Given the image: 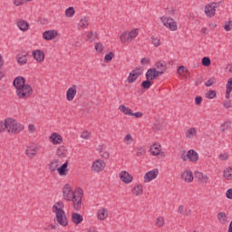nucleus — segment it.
<instances>
[{
    "label": "nucleus",
    "mask_w": 232,
    "mask_h": 232,
    "mask_svg": "<svg viewBox=\"0 0 232 232\" xmlns=\"http://www.w3.org/2000/svg\"><path fill=\"white\" fill-rule=\"evenodd\" d=\"M17 26L22 32H26L28 31V28H30V24L24 20H19L17 22Z\"/></svg>",
    "instance_id": "27"
},
{
    "label": "nucleus",
    "mask_w": 232,
    "mask_h": 232,
    "mask_svg": "<svg viewBox=\"0 0 232 232\" xmlns=\"http://www.w3.org/2000/svg\"><path fill=\"white\" fill-rule=\"evenodd\" d=\"M1 128H2V131H5V130H7L8 133L17 134V133H21V131L24 130V125L17 122V121H15L13 118H6L5 120L4 124L1 125Z\"/></svg>",
    "instance_id": "2"
},
{
    "label": "nucleus",
    "mask_w": 232,
    "mask_h": 232,
    "mask_svg": "<svg viewBox=\"0 0 232 232\" xmlns=\"http://www.w3.org/2000/svg\"><path fill=\"white\" fill-rule=\"evenodd\" d=\"M145 77L146 79H149V81H155V79L157 78L155 68L149 69L145 74Z\"/></svg>",
    "instance_id": "29"
},
{
    "label": "nucleus",
    "mask_w": 232,
    "mask_h": 232,
    "mask_svg": "<svg viewBox=\"0 0 232 232\" xmlns=\"http://www.w3.org/2000/svg\"><path fill=\"white\" fill-rule=\"evenodd\" d=\"M150 153L154 157H157V155L164 154V151H162V150H160V145H158L157 143H154L150 146Z\"/></svg>",
    "instance_id": "19"
},
{
    "label": "nucleus",
    "mask_w": 232,
    "mask_h": 232,
    "mask_svg": "<svg viewBox=\"0 0 232 232\" xmlns=\"http://www.w3.org/2000/svg\"><path fill=\"white\" fill-rule=\"evenodd\" d=\"M28 131H29V133H35V125L30 124L28 126Z\"/></svg>",
    "instance_id": "61"
},
{
    "label": "nucleus",
    "mask_w": 232,
    "mask_h": 232,
    "mask_svg": "<svg viewBox=\"0 0 232 232\" xmlns=\"http://www.w3.org/2000/svg\"><path fill=\"white\" fill-rule=\"evenodd\" d=\"M159 176V169H152L150 171H148L144 176V182H151V180H154V179H157Z\"/></svg>",
    "instance_id": "12"
},
{
    "label": "nucleus",
    "mask_w": 232,
    "mask_h": 232,
    "mask_svg": "<svg viewBox=\"0 0 232 232\" xmlns=\"http://www.w3.org/2000/svg\"><path fill=\"white\" fill-rule=\"evenodd\" d=\"M188 158L190 162H197L198 160V153L195 150H189L188 151Z\"/></svg>",
    "instance_id": "26"
},
{
    "label": "nucleus",
    "mask_w": 232,
    "mask_h": 232,
    "mask_svg": "<svg viewBox=\"0 0 232 232\" xmlns=\"http://www.w3.org/2000/svg\"><path fill=\"white\" fill-rule=\"evenodd\" d=\"M53 213H55L56 222L62 227L68 226V218L66 217V212H64V203L63 201H58L53 206Z\"/></svg>",
    "instance_id": "1"
},
{
    "label": "nucleus",
    "mask_w": 232,
    "mask_h": 232,
    "mask_svg": "<svg viewBox=\"0 0 232 232\" xmlns=\"http://www.w3.org/2000/svg\"><path fill=\"white\" fill-rule=\"evenodd\" d=\"M219 159H220L221 160H227V159H229V155H227V153H225V154H220V155H219Z\"/></svg>",
    "instance_id": "64"
},
{
    "label": "nucleus",
    "mask_w": 232,
    "mask_h": 232,
    "mask_svg": "<svg viewBox=\"0 0 232 232\" xmlns=\"http://www.w3.org/2000/svg\"><path fill=\"white\" fill-rule=\"evenodd\" d=\"M186 137L188 139H193V137H197V129L191 127L186 132Z\"/></svg>",
    "instance_id": "36"
},
{
    "label": "nucleus",
    "mask_w": 232,
    "mask_h": 232,
    "mask_svg": "<svg viewBox=\"0 0 232 232\" xmlns=\"http://www.w3.org/2000/svg\"><path fill=\"white\" fill-rule=\"evenodd\" d=\"M56 155L58 159H64L68 157V150L64 146H60L56 150Z\"/></svg>",
    "instance_id": "22"
},
{
    "label": "nucleus",
    "mask_w": 232,
    "mask_h": 232,
    "mask_svg": "<svg viewBox=\"0 0 232 232\" xmlns=\"http://www.w3.org/2000/svg\"><path fill=\"white\" fill-rule=\"evenodd\" d=\"M94 48L98 53H102V51L104 50V45H102V43H96Z\"/></svg>",
    "instance_id": "45"
},
{
    "label": "nucleus",
    "mask_w": 232,
    "mask_h": 232,
    "mask_svg": "<svg viewBox=\"0 0 232 232\" xmlns=\"http://www.w3.org/2000/svg\"><path fill=\"white\" fill-rule=\"evenodd\" d=\"M166 224V220L164 219L163 217H158L157 219H156V226L157 227H164Z\"/></svg>",
    "instance_id": "40"
},
{
    "label": "nucleus",
    "mask_w": 232,
    "mask_h": 232,
    "mask_svg": "<svg viewBox=\"0 0 232 232\" xmlns=\"http://www.w3.org/2000/svg\"><path fill=\"white\" fill-rule=\"evenodd\" d=\"M71 220L73 224H75L76 226H79V224L82 223V220H84V218H82V215L73 212L72 213Z\"/></svg>",
    "instance_id": "18"
},
{
    "label": "nucleus",
    "mask_w": 232,
    "mask_h": 232,
    "mask_svg": "<svg viewBox=\"0 0 232 232\" xmlns=\"http://www.w3.org/2000/svg\"><path fill=\"white\" fill-rule=\"evenodd\" d=\"M26 84V79L23 76H18L14 78L13 82V86L15 88V90H20V88H23Z\"/></svg>",
    "instance_id": "11"
},
{
    "label": "nucleus",
    "mask_w": 232,
    "mask_h": 232,
    "mask_svg": "<svg viewBox=\"0 0 232 232\" xmlns=\"http://www.w3.org/2000/svg\"><path fill=\"white\" fill-rule=\"evenodd\" d=\"M39 150V147H28L25 150V155L29 158V159H34V157H35V155H37V150Z\"/></svg>",
    "instance_id": "24"
},
{
    "label": "nucleus",
    "mask_w": 232,
    "mask_h": 232,
    "mask_svg": "<svg viewBox=\"0 0 232 232\" xmlns=\"http://www.w3.org/2000/svg\"><path fill=\"white\" fill-rule=\"evenodd\" d=\"M57 35H58V33L56 30H48L44 32L43 38L45 41H52L53 39H55Z\"/></svg>",
    "instance_id": "13"
},
{
    "label": "nucleus",
    "mask_w": 232,
    "mask_h": 232,
    "mask_svg": "<svg viewBox=\"0 0 232 232\" xmlns=\"http://www.w3.org/2000/svg\"><path fill=\"white\" fill-rule=\"evenodd\" d=\"M50 142H53V144H62L63 143V136L57 132H53L51 136L49 137Z\"/></svg>",
    "instance_id": "15"
},
{
    "label": "nucleus",
    "mask_w": 232,
    "mask_h": 232,
    "mask_svg": "<svg viewBox=\"0 0 232 232\" xmlns=\"http://www.w3.org/2000/svg\"><path fill=\"white\" fill-rule=\"evenodd\" d=\"M58 168H59V160H53L49 165L50 171L52 172L57 171Z\"/></svg>",
    "instance_id": "34"
},
{
    "label": "nucleus",
    "mask_w": 232,
    "mask_h": 232,
    "mask_svg": "<svg viewBox=\"0 0 232 232\" xmlns=\"http://www.w3.org/2000/svg\"><path fill=\"white\" fill-rule=\"evenodd\" d=\"M136 155L137 157H142L146 155V149L142 146H139L136 148Z\"/></svg>",
    "instance_id": "41"
},
{
    "label": "nucleus",
    "mask_w": 232,
    "mask_h": 232,
    "mask_svg": "<svg viewBox=\"0 0 232 232\" xmlns=\"http://www.w3.org/2000/svg\"><path fill=\"white\" fill-rule=\"evenodd\" d=\"M223 106H224V108H226V110H229V108H232L231 100L225 101L223 102Z\"/></svg>",
    "instance_id": "53"
},
{
    "label": "nucleus",
    "mask_w": 232,
    "mask_h": 232,
    "mask_svg": "<svg viewBox=\"0 0 232 232\" xmlns=\"http://www.w3.org/2000/svg\"><path fill=\"white\" fill-rule=\"evenodd\" d=\"M142 115H144L141 111H138V112H132V114H130V117H136V119H140V117H142Z\"/></svg>",
    "instance_id": "58"
},
{
    "label": "nucleus",
    "mask_w": 232,
    "mask_h": 232,
    "mask_svg": "<svg viewBox=\"0 0 232 232\" xmlns=\"http://www.w3.org/2000/svg\"><path fill=\"white\" fill-rule=\"evenodd\" d=\"M97 32L90 31L89 34H87V41L88 43H93L95 39L98 37Z\"/></svg>",
    "instance_id": "37"
},
{
    "label": "nucleus",
    "mask_w": 232,
    "mask_h": 232,
    "mask_svg": "<svg viewBox=\"0 0 232 232\" xmlns=\"http://www.w3.org/2000/svg\"><path fill=\"white\" fill-rule=\"evenodd\" d=\"M155 67L160 72H166V70H168V65L166 64V62H157Z\"/></svg>",
    "instance_id": "35"
},
{
    "label": "nucleus",
    "mask_w": 232,
    "mask_h": 232,
    "mask_svg": "<svg viewBox=\"0 0 232 232\" xmlns=\"http://www.w3.org/2000/svg\"><path fill=\"white\" fill-rule=\"evenodd\" d=\"M151 84H153L151 80L147 79L141 82V88H143V90H150L151 88Z\"/></svg>",
    "instance_id": "43"
},
{
    "label": "nucleus",
    "mask_w": 232,
    "mask_h": 232,
    "mask_svg": "<svg viewBox=\"0 0 232 232\" xmlns=\"http://www.w3.org/2000/svg\"><path fill=\"white\" fill-rule=\"evenodd\" d=\"M105 168L106 162L102 160H97L92 163L91 169L94 173H100V171H103Z\"/></svg>",
    "instance_id": "7"
},
{
    "label": "nucleus",
    "mask_w": 232,
    "mask_h": 232,
    "mask_svg": "<svg viewBox=\"0 0 232 232\" xmlns=\"http://www.w3.org/2000/svg\"><path fill=\"white\" fill-rule=\"evenodd\" d=\"M218 219L223 225L227 224V215H226V212H218Z\"/></svg>",
    "instance_id": "33"
},
{
    "label": "nucleus",
    "mask_w": 232,
    "mask_h": 232,
    "mask_svg": "<svg viewBox=\"0 0 232 232\" xmlns=\"http://www.w3.org/2000/svg\"><path fill=\"white\" fill-rule=\"evenodd\" d=\"M132 194L136 197H140L143 193L142 186L140 184H138L137 186L133 187L132 188Z\"/></svg>",
    "instance_id": "32"
},
{
    "label": "nucleus",
    "mask_w": 232,
    "mask_h": 232,
    "mask_svg": "<svg viewBox=\"0 0 232 232\" xmlns=\"http://www.w3.org/2000/svg\"><path fill=\"white\" fill-rule=\"evenodd\" d=\"M82 189L81 188H76L73 192L72 202H73V208L76 211H80L82 204Z\"/></svg>",
    "instance_id": "4"
},
{
    "label": "nucleus",
    "mask_w": 232,
    "mask_h": 232,
    "mask_svg": "<svg viewBox=\"0 0 232 232\" xmlns=\"http://www.w3.org/2000/svg\"><path fill=\"white\" fill-rule=\"evenodd\" d=\"M217 97V92L216 91H209L208 92L206 93V98L207 99H215Z\"/></svg>",
    "instance_id": "50"
},
{
    "label": "nucleus",
    "mask_w": 232,
    "mask_h": 232,
    "mask_svg": "<svg viewBox=\"0 0 232 232\" xmlns=\"http://www.w3.org/2000/svg\"><path fill=\"white\" fill-rule=\"evenodd\" d=\"M165 127L166 122L164 121V120H158L153 124L152 130L153 131H160V130H164Z\"/></svg>",
    "instance_id": "21"
},
{
    "label": "nucleus",
    "mask_w": 232,
    "mask_h": 232,
    "mask_svg": "<svg viewBox=\"0 0 232 232\" xmlns=\"http://www.w3.org/2000/svg\"><path fill=\"white\" fill-rule=\"evenodd\" d=\"M178 213H179V215H184L185 217H190L191 209H188L184 206L180 205L178 208Z\"/></svg>",
    "instance_id": "30"
},
{
    "label": "nucleus",
    "mask_w": 232,
    "mask_h": 232,
    "mask_svg": "<svg viewBox=\"0 0 232 232\" xmlns=\"http://www.w3.org/2000/svg\"><path fill=\"white\" fill-rule=\"evenodd\" d=\"M68 164H70V159H67L66 161L57 169V171L61 177H65V175H68Z\"/></svg>",
    "instance_id": "16"
},
{
    "label": "nucleus",
    "mask_w": 232,
    "mask_h": 232,
    "mask_svg": "<svg viewBox=\"0 0 232 232\" xmlns=\"http://www.w3.org/2000/svg\"><path fill=\"white\" fill-rule=\"evenodd\" d=\"M201 63L203 66H211V59H209L208 56H205L202 58Z\"/></svg>",
    "instance_id": "48"
},
{
    "label": "nucleus",
    "mask_w": 232,
    "mask_h": 232,
    "mask_svg": "<svg viewBox=\"0 0 232 232\" xmlns=\"http://www.w3.org/2000/svg\"><path fill=\"white\" fill-rule=\"evenodd\" d=\"M63 198L67 200V202H71L73 197V190H72V187L69 184H65L63 189Z\"/></svg>",
    "instance_id": "9"
},
{
    "label": "nucleus",
    "mask_w": 232,
    "mask_h": 232,
    "mask_svg": "<svg viewBox=\"0 0 232 232\" xmlns=\"http://www.w3.org/2000/svg\"><path fill=\"white\" fill-rule=\"evenodd\" d=\"M115 57V54L113 53H109L104 56L105 63H110Z\"/></svg>",
    "instance_id": "52"
},
{
    "label": "nucleus",
    "mask_w": 232,
    "mask_h": 232,
    "mask_svg": "<svg viewBox=\"0 0 232 232\" xmlns=\"http://www.w3.org/2000/svg\"><path fill=\"white\" fill-rule=\"evenodd\" d=\"M119 177L124 184H130V182H133V176L130 174V172L126 170H122L120 174Z\"/></svg>",
    "instance_id": "10"
},
{
    "label": "nucleus",
    "mask_w": 232,
    "mask_h": 232,
    "mask_svg": "<svg viewBox=\"0 0 232 232\" xmlns=\"http://www.w3.org/2000/svg\"><path fill=\"white\" fill-rule=\"evenodd\" d=\"M195 179L202 182V184H208V180H209V178L208 177V175L200 171H195Z\"/></svg>",
    "instance_id": "20"
},
{
    "label": "nucleus",
    "mask_w": 232,
    "mask_h": 232,
    "mask_svg": "<svg viewBox=\"0 0 232 232\" xmlns=\"http://www.w3.org/2000/svg\"><path fill=\"white\" fill-rule=\"evenodd\" d=\"M151 41H152V44L156 48H159V46H160V38L156 37V36H151Z\"/></svg>",
    "instance_id": "46"
},
{
    "label": "nucleus",
    "mask_w": 232,
    "mask_h": 232,
    "mask_svg": "<svg viewBox=\"0 0 232 232\" xmlns=\"http://www.w3.org/2000/svg\"><path fill=\"white\" fill-rule=\"evenodd\" d=\"M124 142L126 144H131L133 142V137L131 136V134H127L125 137H124Z\"/></svg>",
    "instance_id": "51"
},
{
    "label": "nucleus",
    "mask_w": 232,
    "mask_h": 232,
    "mask_svg": "<svg viewBox=\"0 0 232 232\" xmlns=\"http://www.w3.org/2000/svg\"><path fill=\"white\" fill-rule=\"evenodd\" d=\"M137 35H139V29H133L130 32H129L128 34V41L130 43H131V41H133V39H135V37H137Z\"/></svg>",
    "instance_id": "38"
},
{
    "label": "nucleus",
    "mask_w": 232,
    "mask_h": 232,
    "mask_svg": "<svg viewBox=\"0 0 232 232\" xmlns=\"http://www.w3.org/2000/svg\"><path fill=\"white\" fill-rule=\"evenodd\" d=\"M227 198H229V200H232V188H228L226 192Z\"/></svg>",
    "instance_id": "59"
},
{
    "label": "nucleus",
    "mask_w": 232,
    "mask_h": 232,
    "mask_svg": "<svg viewBox=\"0 0 232 232\" xmlns=\"http://www.w3.org/2000/svg\"><path fill=\"white\" fill-rule=\"evenodd\" d=\"M33 93H34V89L30 84H25L24 86L15 91L16 97H18V99H24V100L30 99Z\"/></svg>",
    "instance_id": "3"
},
{
    "label": "nucleus",
    "mask_w": 232,
    "mask_h": 232,
    "mask_svg": "<svg viewBox=\"0 0 232 232\" xmlns=\"http://www.w3.org/2000/svg\"><path fill=\"white\" fill-rule=\"evenodd\" d=\"M180 159L183 160V162H186V160H188V152L186 153V150L181 151Z\"/></svg>",
    "instance_id": "54"
},
{
    "label": "nucleus",
    "mask_w": 232,
    "mask_h": 232,
    "mask_svg": "<svg viewBox=\"0 0 232 232\" xmlns=\"http://www.w3.org/2000/svg\"><path fill=\"white\" fill-rule=\"evenodd\" d=\"M227 90L232 92V78L228 79V82L227 83Z\"/></svg>",
    "instance_id": "62"
},
{
    "label": "nucleus",
    "mask_w": 232,
    "mask_h": 232,
    "mask_svg": "<svg viewBox=\"0 0 232 232\" xmlns=\"http://www.w3.org/2000/svg\"><path fill=\"white\" fill-rule=\"evenodd\" d=\"M228 128H229V123L224 121L220 126V130L224 132L227 130Z\"/></svg>",
    "instance_id": "55"
},
{
    "label": "nucleus",
    "mask_w": 232,
    "mask_h": 232,
    "mask_svg": "<svg viewBox=\"0 0 232 232\" xmlns=\"http://www.w3.org/2000/svg\"><path fill=\"white\" fill-rule=\"evenodd\" d=\"M81 139H84L85 140H88V139H90V132L88 131H83L81 134Z\"/></svg>",
    "instance_id": "57"
},
{
    "label": "nucleus",
    "mask_w": 232,
    "mask_h": 232,
    "mask_svg": "<svg viewBox=\"0 0 232 232\" xmlns=\"http://www.w3.org/2000/svg\"><path fill=\"white\" fill-rule=\"evenodd\" d=\"M195 102H196L197 106H200V104H202V96L196 97Z\"/></svg>",
    "instance_id": "60"
},
{
    "label": "nucleus",
    "mask_w": 232,
    "mask_h": 232,
    "mask_svg": "<svg viewBox=\"0 0 232 232\" xmlns=\"http://www.w3.org/2000/svg\"><path fill=\"white\" fill-rule=\"evenodd\" d=\"M160 21L163 24V26H166V28H168L171 32H177V30L179 29L176 21L171 17L161 16Z\"/></svg>",
    "instance_id": "5"
},
{
    "label": "nucleus",
    "mask_w": 232,
    "mask_h": 232,
    "mask_svg": "<svg viewBox=\"0 0 232 232\" xmlns=\"http://www.w3.org/2000/svg\"><path fill=\"white\" fill-rule=\"evenodd\" d=\"M33 57L38 63H44V52L42 50L33 51Z\"/></svg>",
    "instance_id": "17"
},
{
    "label": "nucleus",
    "mask_w": 232,
    "mask_h": 232,
    "mask_svg": "<svg viewBox=\"0 0 232 232\" xmlns=\"http://www.w3.org/2000/svg\"><path fill=\"white\" fill-rule=\"evenodd\" d=\"M120 41L122 44H126V42L128 41V32H123L121 34L120 36Z\"/></svg>",
    "instance_id": "47"
},
{
    "label": "nucleus",
    "mask_w": 232,
    "mask_h": 232,
    "mask_svg": "<svg viewBox=\"0 0 232 232\" xmlns=\"http://www.w3.org/2000/svg\"><path fill=\"white\" fill-rule=\"evenodd\" d=\"M224 177L227 180H232V168L228 167L226 170H224Z\"/></svg>",
    "instance_id": "42"
},
{
    "label": "nucleus",
    "mask_w": 232,
    "mask_h": 232,
    "mask_svg": "<svg viewBox=\"0 0 232 232\" xmlns=\"http://www.w3.org/2000/svg\"><path fill=\"white\" fill-rule=\"evenodd\" d=\"M88 26H90V18L82 16L78 24L79 30L82 28H88Z\"/></svg>",
    "instance_id": "23"
},
{
    "label": "nucleus",
    "mask_w": 232,
    "mask_h": 232,
    "mask_svg": "<svg viewBox=\"0 0 232 232\" xmlns=\"http://www.w3.org/2000/svg\"><path fill=\"white\" fill-rule=\"evenodd\" d=\"M76 95H77V86L72 85L71 88L67 90L66 100L69 102H72L73 101V99H75Z\"/></svg>",
    "instance_id": "14"
},
{
    "label": "nucleus",
    "mask_w": 232,
    "mask_h": 232,
    "mask_svg": "<svg viewBox=\"0 0 232 232\" xmlns=\"http://www.w3.org/2000/svg\"><path fill=\"white\" fill-rule=\"evenodd\" d=\"M26 0H14V5L15 6H21L23 5H26Z\"/></svg>",
    "instance_id": "56"
},
{
    "label": "nucleus",
    "mask_w": 232,
    "mask_h": 232,
    "mask_svg": "<svg viewBox=\"0 0 232 232\" xmlns=\"http://www.w3.org/2000/svg\"><path fill=\"white\" fill-rule=\"evenodd\" d=\"M150 61L151 60L150 58H142L141 64H143V65L150 64Z\"/></svg>",
    "instance_id": "63"
},
{
    "label": "nucleus",
    "mask_w": 232,
    "mask_h": 232,
    "mask_svg": "<svg viewBox=\"0 0 232 232\" xmlns=\"http://www.w3.org/2000/svg\"><path fill=\"white\" fill-rule=\"evenodd\" d=\"M220 3H222V1L206 5L205 14L208 15V17H213V15H215V12H217V8H218Z\"/></svg>",
    "instance_id": "8"
},
{
    "label": "nucleus",
    "mask_w": 232,
    "mask_h": 232,
    "mask_svg": "<svg viewBox=\"0 0 232 232\" xmlns=\"http://www.w3.org/2000/svg\"><path fill=\"white\" fill-rule=\"evenodd\" d=\"M16 62L21 66H24V64H26V63H28V53H25L24 54H22V55L17 54Z\"/></svg>",
    "instance_id": "25"
},
{
    "label": "nucleus",
    "mask_w": 232,
    "mask_h": 232,
    "mask_svg": "<svg viewBox=\"0 0 232 232\" xmlns=\"http://www.w3.org/2000/svg\"><path fill=\"white\" fill-rule=\"evenodd\" d=\"M144 73V71L140 67H136L134 70H132L127 78V82L129 84H133L135 81H137L138 78L140 77Z\"/></svg>",
    "instance_id": "6"
},
{
    "label": "nucleus",
    "mask_w": 232,
    "mask_h": 232,
    "mask_svg": "<svg viewBox=\"0 0 232 232\" xmlns=\"http://www.w3.org/2000/svg\"><path fill=\"white\" fill-rule=\"evenodd\" d=\"M182 180L185 182H192L193 180V172L191 170H187L181 175Z\"/></svg>",
    "instance_id": "28"
},
{
    "label": "nucleus",
    "mask_w": 232,
    "mask_h": 232,
    "mask_svg": "<svg viewBox=\"0 0 232 232\" xmlns=\"http://www.w3.org/2000/svg\"><path fill=\"white\" fill-rule=\"evenodd\" d=\"M213 84H217V79H216V78H210V79L205 83V86H207V88H209V87L213 86Z\"/></svg>",
    "instance_id": "49"
},
{
    "label": "nucleus",
    "mask_w": 232,
    "mask_h": 232,
    "mask_svg": "<svg viewBox=\"0 0 232 232\" xmlns=\"http://www.w3.org/2000/svg\"><path fill=\"white\" fill-rule=\"evenodd\" d=\"M65 15L66 17H73V15H75V9L73 7H68L65 10Z\"/></svg>",
    "instance_id": "44"
},
{
    "label": "nucleus",
    "mask_w": 232,
    "mask_h": 232,
    "mask_svg": "<svg viewBox=\"0 0 232 232\" xmlns=\"http://www.w3.org/2000/svg\"><path fill=\"white\" fill-rule=\"evenodd\" d=\"M98 218L99 220H106L108 218V209L102 208L98 211Z\"/></svg>",
    "instance_id": "31"
},
{
    "label": "nucleus",
    "mask_w": 232,
    "mask_h": 232,
    "mask_svg": "<svg viewBox=\"0 0 232 232\" xmlns=\"http://www.w3.org/2000/svg\"><path fill=\"white\" fill-rule=\"evenodd\" d=\"M119 110L120 111H122L124 115H130V116L132 115V111H131V109H130V107H126L125 105H120Z\"/></svg>",
    "instance_id": "39"
}]
</instances>
